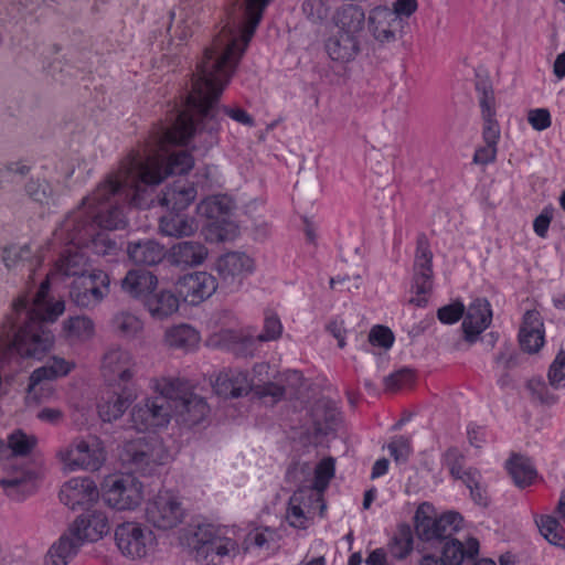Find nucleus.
I'll use <instances>...</instances> for the list:
<instances>
[{"label":"nucleus","instance_id":"obj_1","mask_svg":"<svg viewBox=\"0 0 565 565\" xmlns=\"http://www.w3.org/2000/svg\"><path fill=\"white\" fill-rule=\"evenodd\" d=\"M193 115L180 111L170 127H160L151 132L145 145L132 149L96 188L95 199L113 198L124 210L127 203L139 207L152 202L151 191L169 174L188 173L194 166L192 156L185 150L171 151L177 145L195 139L203 145V137L196 134Z\"/></svg>","mask_w":565,"mask_h":565},{"label":"nucleus","instance_id":"obj_2","mask_svg":"<svg viewBox=\"0 0 565 565\" xmlns=\"http://www.w3.org/2000/svg\"><path fill=\"white\" fill-rule=\"evenodd\" d=\"M253 35L247 30L226 22L198 65L188 97L189 106L196 111L194 124L196 134L203 137V145L211 148L217 143L221 121L225 116L252 126L253 118L242 108L220 106L217 100L228 85Z\"/></svg>","mask_w":565,"mask_h":565},{"label":"nucleus","instance_id":"obj_3","mask_svg":"<svg viewBox=\"0 0 565 565\" xmlns=\"http://www.w3.org/2000/svg\"><path fill=\"white\" fill-rule=\"evenodd\" d=\"M95 194L96 189L66 215L53 233V244L66 247L55 268L74 279L92 269L84 248H90L97 255L110 254L116 249V243L103 230L124 228L127 223L125 210L113 202V198L98 200Z\"/></svg>","mask_w":565,"mask_h":565},{"label":"nucleus","instance_id":"obj_4","mask_svg":"<svg viewBox=\"0 0 565 565\" xmlns=\"http://www.w3.org/2000/svg\"><path fill=\"white\" fill-rule=\"evenodd\" d=\"M150 388L157 395L136 404L130 414L131 428L142 436L124 445L126 460L143 475L168 461L169 452L156 433L169 425L173 407L190 393L184 381L171 376L152 379Z\"/></svg>","mask_w":565,"mask_h":565},{"label":"nucleus","instance_id":"obj_5","mask_svg":"<svg viewBox=\"0 0 565 565\" xmlns=\"http://www.w3.org/2000/svg\"><path fill=\"white\" fill-rule=\"evenodd\" d=\"M241 527L207 518L194 520L181 536L192 559L199 565H222L238 553Z\"/></svg>","mask_w":565,"mask_h":565},{"label":"nucleus","instance_id":"obj_6","mask_svg":"<svg viewBox=\"0 0 565 565\" xmlns=\"http://www.w3.org/2000/svg\"><path fill=\"white\" fill-rule=\"evenodd\" d=\"M55 458L63 472H97L106 463L107 450L95 435L76 436L56 450Z\"/></svg>","mask_w":565,"mask_h":565},{"label":"nucleus","instance_id":"obj_7","mask_svg":"<svg viewBox=\"0 0 565 565\" xmlns=\"http://www.w3.org/2000/svg\"><path fill=\"white\" fill-rule=\"evenodd\" d=\"M218 395L238 397L254 391L255 395L265 403L275 404L284 396V388L275 383L258 385L246 372L228 369L218 373L214 382Z\"/></svg>","mask_w":565,"mask_h":565},{"label":"nucleus","instance_id":"obj_8","mask_svg":"<svg viewBox=\"0 0 565 565\" xmlns=\"http://www.w3.org/2000/svg\"><path fill=\"white\" fill-rule=\"evenodd\" d=\"M282 324L275 313H266L263 332L256 338L245 335L241 330L222 329L214 332L209 339L213 347L225 348L239 355H253L256 350V341H274L280 338Z\"/></svg>","mask_w":565,"mask_h":565},{"label":"nucleus","instance_id":"obj_9","mask_svg":"<svg viewBox=\"0 0 565 565\" xmlns=\"http://www.w3.org/2000/svg\"><path fill=\"white\" fill-rule=\"evenodd\" d=\"M100 495L104 503L115 511H134L143 501V484L130 473L108 476L102 482Z\"/></svg>","mask_w":565,"mask_h":565},{"label":"nucleus","instance_id":"obj_10","mask_svg":"<svg viewBox=\"0 0 565 565\" xmlns=\"http://www.w3.org/2000/svg\"><path fill=\"white\" fill-rule=\"evenodd\" d=\"M477 92L482 118V139L486 145L476 150L473 162L477 164H488L495 160L501 131L497 120L493 89L488 85H482L477 86Z\"/></svg>","mask_w":565,"mask_h":565},{"label":"nucleus","instance_id":"obj_11","mask_svg":"<svg viewBox=\"0 0 565 565\" xmlns=\"http://www.w3.org/2000/svg\"><path fill=\"white\" fill-rule=\"evenodd\" d=\"M115 542L120 553L131 559L150 556L158 544L156 534L149 526L134 521L124 522L116 527Z\"/></svg>","mask_w":565,"mask_h":565},{"label":"nucleus","instance_id":"obj_12","mask_svg":"<svg viewBox=\"0 0 565 565\" xmlns=\"http://www.w3.org/2000/svg\"><path fill=\"white\" fill-rule=\"evenodd\" d=\"M110 292L109 275L98 268L75 278L70 287V298L79 308L93 310L99 306Z\"/></svg>","mask_w":565,"mask_h":565},{"label":"nucleus","instance_id":"obj_13","mask_svg":"<svg viewBox=\"0 0 565 565\" xmlns=\"http://www.w3.org/2000/svg\"><path fill=\"white\" fill-rule=\"evenodd\" d=\"M145 518L153 527L168 531L184 521L185 509L177 494L171 491H160L147 502Z\"/></svg>","mask_w":565,"mask_h":565},{"label":"nucleus","instance_id":"obj_14","mask_svg":"<svg viewBox=\"0 0 565 565\" xmlns=\"http://www.w3.org/2000/svg\"><path fill=\"white\" fill-rule=\"evenodd\" d=\"M431 512L433 508L428 503L420 504L416 510L415 529L420 539L426 541L448 539L460 529L462 518L459 513L449 511L439 518H433Z\"/></svg>","mask_w":565,"mask_h":565},{"label":"nucleus","instance_id":"obj_15","mask_svg":"<svg viewBox=\"0 0 565 565\" xmlns=\"http://www.w3.org/2000/svg\"><path fill=\"white\" fill-rule=\"evenodd\" d=\"M100 497V491L88 476H76L66 480L60 488L58 499L72 511L83 510L94 505Z\"/></svg>","mask_w":565,"mask_h":565},{"label":"nucleus","instance_id":"obj_16","mask_svg":"<svg viewBox=\"0 0 565 565\" xmlns=\"http://www.w3.org/2000/svg\"><path fill=\"white\" fill-rule=\"evenodd\" d=\"M214 269L222 285L230 291H236L242 287L244 280L255 271V264L248 255L232 252L218 257Z\"/></svg>","mask_w":565,"mask_h":565},{"label":"nucleus","instance_id":"obj_17","mask_svg":"<svg viewBox=\"0 0 565 565\" xmlns=\"http://www.w3.org/2000/svg\"><path fill=\"white\" fill-rule=\"evenodd\" d=\"M100 372L110 383H127L137 372L135 356L129 350L119 345L110 347L103 355Z\"/></svg>","mask_w":565,"mask_h":565},{"label":"nucleus","instance_id":"obj_18","mask_svg":"<svg viewBox=\"0 0 565 565\" xmlns=\"http://www.w3.org/2000/svg\"><path fill=\"white\" fill-rule=\"evenodd\" d=\"M175 289L184 302L196 306L216 291L217 281L210 273L194 271L180 277L175 282Z\"/></svg>","mask_w":565,"mask_h":565},{"label":"nucleus","instance_id":"obj_19","mask_svg":"<svg viewBox=\"0 0 565 565\" xmlns=\"http://www.w3.org/2000/svg\"><path fill=\"white\" fill-rule=\"evenodd\" d=\"M68 530L71 535L83 545L105 537L110 531V523L105 511L95 509L78 515Z\"/></svg>","mask_w":565,"mask_h":565},{"label":"nucleus","instance_id":"obj_20","mask_svg":"<svg viewBox=\"0 0 565 565\" xmlns=\"http://www.w3.org/2000/svg\"><path fill=\"white\" fill-rule=\"evenodd\" d=\"M404 21L386 6H377L369 11L367 28L371 35L380 43H391L402 33Z\"/></svg>","mask_w":565,"mask_h":565},{"label":"nucleus","instance_id":"obj_21","mask_svg":"<svg viewBox=\"0 0 565 565\" xmlns=\"http://www.w3.org/2000/svg\"><path fill=\"white\" fill-rule=\"evenodd\" d=\"M462 331L465 339L473 343L489 328L492 321L491 305L486 298H477L469 303L463 313Z\"/></svg>","mask_w":565,"mask_h":565},{"label":"nucleus","instance_id":"obj_22","mask_svg":"<svg viewBox=\"0 0 565 565\" xmlns=\"http://www.w3.org/2000/svg\"><path fill=\"white\" fill-rule=\"evenodd\" d=\"M96 326L86 315L70 316L61 324L60 337L71 347L82 345L94 339Z\"/></svg>","mask_w":565,"mask_h":565},{"label":"nucleus","instance_id":"obj_23","mask_svg":"<svg viewBox=\"0 0 565 565\" xmlns=\"http://www.w3.org/2000/svg\"><path fill=\"white\" fill-rule=\"evenodd\" d=\"M521 348L529 353H536L544 345L545 330L542 316L536 310H527L519 331Z\"/></svg>","mask_w":565,"mask_h":565},{"label":"nucleus","instance_id":"obj_24","mask_svg":"<svg viewBox=\"0 0 565 565\" xmlns=\"http://www.w3.org/2000/svg\"><path fill=\"white\" fill-rule=\"evenodd\" d=\"M332 21V31L359 40L365 26V13L360 7L348 4L335 12Z\"/></svg>","mask_w":565,"mask_h":565},{"label":"nucleus","instance_id":"obj_25","mask_svg":"<svg viewBox=\"0 0 565 565\" xmlns=\"http://www.w3.org/2000/svg\"><path fill=\"white\" fill-rule=\"evenodd\" d=\"M209 414V406L206 402L193 394L188 393L172 409V417L179 425L185 427H193L202 423Z\"/></svg>","mask_w":565,"mask_h":565},{"label":"nucleus","instance_id":"obj_26","mask_svg":"<svg viewBox=\"0 0 565 565\" xmlns=\"http://www.w3.org/2000/svg\"><path fill=\"white\" fill-rule=\"evenodd\" d=\"M158 277L146 269H130L121 279V290L141 302L157 289Z\"/></svg>","mask_w":565,"mask_h":565},{"label":"nucleus","instance_id":"obj_27","mask_svg":"<svg viewBox=\"0 0 565 565\" xmlns=\"http://www.w3.org/2000/svg\"><path fill=\"white\" fill-rule=\"evenodd\" d=\"M179 297L170 289H156L145 299L142 306L152 319L162 321L178 312Z\"/></svg>","mask_w":565,"mask_h":565},{"label":"nucleus","instance_id":"obj_28","mask_svg":"<svg viewBox=\"0 0 565 565\" xmlns=\"http://www.w3.org/2000/svg\"><path fill=\"white\" fill-rule=\"evenodd\" d=\"M206 257L207 248L202 243L191 241L174 244L168 253L169 262L181 267L199 266Z\"/></svg>","mask_w":565,"mask_h":565},{"label":"nucleus","instance_id":"obj_29","mask_svg":"<svg viewBox=\"0 0 565 565\" xmlns=\"http://www.w3.org/2000/svg\"><path fill=\"white\" fill-rule=\"evenodd\" d=\"M324 50L332 61L341 64L349 63L360 53V40L343 36L331 30L324 42Z\"/></svg>","mask_w":565,"mask_h":565},{"label":"nucleus","instance_id":"obj_30","mask_svg":"<svg viewBox=\"0 0 565 565\" xmlns=\"http://www.w3.org/2000/svg\"><path fill=\"white\" fill-rule=\"evenodd\" d=\"M196 198V189L184 179H178L166 188L160 199L161 205L172 211L186 209Z\"/></svg>","mask_w":565,"mask_h":565},{"label":"nucleus","instance_id":"obj_31","mask_svg":"<svg viewBox=\"0 0 565 565\" xmlns=\"http://www.w3.org/2000/svg\"><path fill=\"white\" fill-rule=\"evenodd\" d=\"M478 553V540L470 537L463 544L459 540L449 539L443 546V562L445 565H461L465 559L473 558Z\"/></svg>","mask_w":565,"mask_h":565},{"label":"nucleus","instance_id":"obj_32","mask_svg":"<svg viewBox=\"0 0 565 565\" xmlns=\"http://www.w3.org/2000/svg\"><path fill=\"white\" fill-rule=\"evenodd\" d=\"M127 252L134 263L148 266L159 264L166 256L164 247L152 239L130 243Z\"/></svg>","mask_w":565,"mask_h":565},{"label":"nucleus","instance_id":"obj_33","mask_svg":"<svg viewBox=\"0 0 565 565\" xmlns=\"http://www.w3.org/2000/svg\"><path fill=\"white\" fill-rule=\"evenodd\" d=\"M163 342L169 348L189 351L198 347L200 334L190 324L181 323L166 330Z\"/></svg>","mask_w":565,"mask_h":565},{"label":"nucleus","instance_id":"obj_34","mask_svg":"<svg viewBox=\"0 0 565 565\" xmlns=\"http://www.w3.org/2000/svg\"><path fill=\"white\" fill-rule=\"evenodd\" d=\"M198 228V222L193 217L180 213H169L160 218V231L166 236H191Z\"/></svg>","mask_w":565,"mask_h":565},{"label":"nucleus","instance_id":"obj_35","mask_svg":"<svg viewBox=\"0 0 565 565\" xmlns=\"http://www.w3.org/2000/svg\"><path fill=\"white\" fill-rule=\"evenodd\" d=\"M3 263L7 268H26L31 273V278L35 269L41 265V258L33 256L29 245L10 246L3 250Z\"/></svg>","mask_w":565,"mask_h":565},{"label":"nucleus","instance_id":"obj_36","mask_svg":"<svg viewBox=\"0 0 565 565\" xmlns=\"http://www.w3.org/2000/svg\"><path fill=\"white\" fill-rule=\"evenodd\" d=\"M110 326L118 337L129 340L137 338L145 327L142 319L128 310L117 311L110 320Z\"/></svg>","mask_w":565,"mask_h":565},{"label":"nucleus","instance_id":"obj_37","mask_svg":"<svg viewBox=\"0 0 565 565\" xmlns=\"http://www.w3.org/2000/svg\"><path fill=\"white\" fill-rule=\"evenodd\" d=\"M75 363L60 356H53L46 365L34 370L31 374V391H34L41 380H55L66 376L74 370Z\"/></svg>","mask_w":565,"mask_h":565},{"label":"nucleus","instance_id":"obj_38","mask_svg":"<svg viewBox=\"0 0 565 565\" xmlns=\"http://www.w3.org/2000/svg\"><path fill=\"white\" fill-rule=\"evenodd\" d=\"M82 543H79L70 530L55 542L47 552V561L52 565H67L77 554Z\"/></svg>","mask_w":565,"mask_h":565},{"label":"nucleus","instance_id":"obj_39","mask_svg":"<svg viewBox=\"0 0 565 565\" xmlns=\"http://www.w3.org/2000/svg\"><path fill=\"white\" fill-rule=\"evenodd\" d=\"M130 404V401L121 394H103L97 405L98 415L103 422L111 423L122 416Z\"/></svg>","mask_w":565,"mask_h":565},{"label":"nucleus","instance_id":"obj_40","mask_svg":"<svg viewBox=\"0 0 565 565\" xmlns=\"http://www.w3.org/2000/svg\"><path fill=\"white\" fill-rule=\"evenodd\" d=\"M234 203L227 195H213L202 200L196 211L211 221H221L232 211Z\"/></svg>","mask_w":565,"mask_h":565},{"label":"nucleus","instance_id":"obj_41","mask_svg":"<svg viewBox=\"0 0 565 565\" xmlns=\"http://www.w3.org/2000/svg\"><path fill=\"white\" fill-rule=\"evenodd\" d=\"M271 0H245L243 17L241 19H233L228 21L231 24H236L247 30V35H253L258 23L262 20L265 8Z\"/></svg>","mask_w":565,"mask_h":565},{"label":"nucleus","instance_id":"obj_42","mask_svg":"<svg viewBox=\"0 0 565 565\" xmlns=\"http://www.w3.org/2000/svg\"><path fill=\"white\" fill-rule=\"evenodd\" d=\"M194 24L195 18L193 10L189 6H181L171 15L169 31L172 36L178 38L182 42L192 35Z\"/></svg>","mask_w":565,"mask_h":565},{"label":"nucleus","instance_id":"obj_43","mask_svg":"<svg viewBox=\"0 0 565 565\" xmlns=\"http://www.w3.org/2000/svg\"><path fill=\"white\" fill-rule=\"evenodd\" d=\"M25 193L34 202L42 205H50L56 203L58 190L45 179L32 178L25 184Z\"/></svg>","mask_w":565,"mask_h":565},{"label":"nucleus","instance_id":"obj_44","mask_svg":"<svg viewBox=\"0 0 565 565\" xmlns=\"http://www.w3.org/2000/svg\"><path fill=\"white\" fill-rule=\"evenodd\" d=\"M535 523L541 535L552 545L565 550V529L557 519L552 515H540Z\"/></svg>","mask_w":565,"mask_h":565},{"label":"nucleus","instance_id":"obj_45","mask_svg":"<svg viewBox=\"0 0 565 565\" xmlns=\"http://www.w3.org/2000/svg\"><path fill=\"white\" fill-rule=\"evenodd\" d=\"M463 460L465 457L462 452L457 448H449L441 458V463L446 467L450 475L462 482L471 483L476 478L477 470L473 469H463Z\"/></svg>","mask_w":565,"mask_h":565},{"label":"nucleus","instance_id":"obj_46","mask_svg":"<svg viewBox=\"0 0 565 565\" xmlns=\"http://www.w3.org/2000/svg\"><path fill=\"white\" fill-rule=\"evenodd\" d=\"M507 468L519 487L530 486L536 478V471L531 461L522 456H513L507 462Z\"/></svg>","mask_w":565,"mask_h":565},{"label":"nucleus","instance_id":"obj_47","mask_svg":"<svg viewBox=\"0 0 565 565\" xmlns=\"http://www.w3.org/2000/svg\"><path fill=\"white\" fill-rule=\"evenodd\" d=\"M433 285L434 274H413L411 289L415 296L409 299V302L416 307H425L433 291Z\"/></svg>","mask_w":565,"mask_h":565},{"label":"nucleus","instance_id":"obj_48","mask_svg":"<svg viewBox=\"0 0 565 565\" xmlns=\"http://www.w3.org/2000/svg\"><path fill=\"white\" fill-rule=\"evenodd\" d=\"M38 439L33 435H28L21 429H17L8 436V455L26 456L35 447Z\"/></svg>","mask_w":565,"mask_h":565},{"label":"nucleus","instance_id":"obj_49","mask_svg":"<svg viewBox=\"0 0 565 565\" xmlns=\"http://www.w3.org/2000/svg\"><path fill=\"white\" fill-rule=\"evenodd\" d=\"M434 274L433 253L427 238L422 235L417 238L413 274Z\"/></svg>","mask_w":565,"mask_h":565},{"label":"nucleus","instance_id":"obj_50","mask_svg":"<svg viewBox=\"0 0 565 565\" xmlns=\"http://www.w3.org/2000/svg\"><path fill=\"white\" fill-rule=\"evenodd\" d=\"M334 471L333 458H324L317 465L315 469L313 489L317 491L318 497H320L329 486L331 479L334 477Z\"/></svg>","mask_w":565,"mask_h":565},{"label":"nucleus","instance_id":"obj_51","mask_svg":"<svg viewBox=\"0 0 565 565\" xmlns=\"http://www.w3.org/2000/svg\"><path fill=\"white\" fill-rule=\"evenodd\" d=\"M386 448L397 465L407 462L413 452L411 438L405 436L393 437Z\"/></svg>","mask_w":565,"mask_h":565},{"label":"nucleus","instance_id":"obj_52","mask_svg":"<svg viewBox=\"0 0 565 565\" xmlns=\"http://www.w3.org/2000/svg\"><path fill=\"white\" fill-rule=\"evenodd\" d=\"M302 498V491L295 492L289 500V508L287 510V520L289 524L298 529H305L308 522L305 511L300 505Z\"/></svg>","mask_w":565,"mask_h":565},{"label":"nucleus","instance_id":"obj_53","mask_svg":"<svg viewBox=\"0 0 565 565\" xmlns=\"http://www.w3.org/2000/svg\"><path fill=\"white\" fill-rule=\"evenodd\" d=\"M548 384L554 390L565 388V351L561 350L547 372Z\"/></svg>","mask_w":565,"mask_h":565},{"label":"nucleus","instance_id":"obj_54","mask_svg":"<svg viewBox=\"0 0 565 565\" xmlns=\"http://www.w3.org/2000/svg\"><path fill=\"white\" fill-rule=\"evenodd\" d=\"M415 375L411 369H401L391 373L384 379V386L386 391L395 392L411 386L414 383Z\"/></svg>","mask_w":565,"mask_h":565},{"label":"nucleus","instance_id":"obj_55","mask_svg":"<svg viewBox=\"0 0 565 565\" xmlns=\"http://www.w3.org/2000/svg\"><path fill=\"white\" fill-rule=\"evenodd\" d=\"M413 550V536L408 530H402L390 543V552L396 558L406 557Z\"/></svg>","mask_w":565,"mask_h":565},{"label":"nucleus","instance_id":"obj_56","mask_svg":"<svg viewBox=\"0 0 565 565\" xmlns=\"http://www.w3.org/2000/svg\"><path fill=\"white\" fill-rule=\"evenodd\" d=\"M555 209L553 205H546L533 222L534 233L541 237L546 238L551 222L554 218Z\"/></svg>","mask_w":565,"mask_h":565},{"label":"nucleus","instance_id":"obj_57","mask_svg":"<svg viewBox=\"0 0 565 565\" xmlns=\"http://www.w3.org/2000/svg\"><path fill=\"white\" fill-rule=\"evenodd\" d=\"M369 341L372 345L390 349L394 343V335L387 327L375 326L369 333Z\"/></svg>","mask_w":565,"mask_h":565},{"label":"nucleus","instance_id":"obj_58","mask_svg":"<svg viewBox=\"0 0 565 565\" xmlns=\"http://www.w3.org/2000/svg\"><path fill=\"white\" fill-rule=\"evenodd\" d=\"M26 481V475L23 471H20L15 477L0 479V486L9 497L12 499H20L19 492L25 487Z\"/></svg>","mask_w":565,"mask_h":565},{"label":"nucleus","instance_id":"obj_59","mask_svg":"<svg viewBox=\"0 0 565 565\" xmlns=\"http://www.w3.org/2000/svg\"><path fill=\"white\" fill-rule=\"evenodd\" d=\"M465 306L461 302H454L441 307L437 317L443 323L452 324L463 317Z\"/></svg>","mask_w":565,"mask_h":565},{"label":"nucleus","instance_id":"obj_60","mask_svg":"<svg viewBox=\"0 0 565 565\" xmlns=\"http://www.w3.org/2000/svg\"><path fill=\"white\" fill-rule=\"evenodd\" d=\"M527 121L537 131H543L552 125L551 114L546 108L531 109L527 114Z\"/></svg>","mask_w":565,"mask_h":565},{"label":"nucleus","instance_id":"obj_61","mask_svg":"<svg viewBox=\"0 0 565 565\" xmlns=\"http://www.w3.org/2000/svg\"><path fill=\"white\" fill-rule=\"evenodd\" d=\"M52 380H41L34 391H31V381L28 385V395L26 399L33 401L34 403H40L44 399H47L53 394V386L51 384Z\"/></svg>","mask_w":565,"mask_h":565},{"label":"nucleus","instance_id":"obj_62","mask_svg":"<svg viewBox=\"0 0 565 565\" xmlns=\"http://www.w3.org/2000/svg\"><path fill=\"white\" fill-rule=\"evenodd\" d=\"M417 0H396L391 12H394L405 22L417 10Z\"/></svg>","mask_w":565,"mask_h":565},{"label":"nucleus","instance_id":"obj_63","mask_svg":"<svg viewBox=\"0 0 565 565\" xmlns=\"http://www.w3.org/2000/svg\"><path fill=\"white\" fill-rule=\"evenodd\" d=\"M36 418L43 423L55 426L63 422L64 413L56 407H43L38 412Z\"/></svg>","mask_w":565,"mask_h":565},{"label":"nucleus","instance_id":"obj_64","mask_svg":"<svg viewBox=\"0 0 565 565\" xmlns=\"http://www.w3.org/2000/svg\"><path fill=\"white\" fill-rule=\"evenodd\" d=\"M475 480L469 482H463L466 487L470 490V494L472 500L478 503L479 505H487L488 504V497L486 493V490L480 484V473L476 472Z\"/></svg>","mask_w":565,"mask_h":565}]
</instances>
